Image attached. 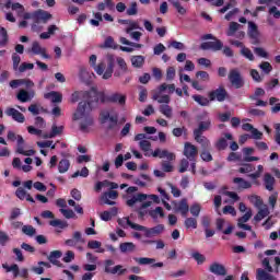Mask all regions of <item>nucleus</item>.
Segmentation results:
<instances>
[{"label": "nucleus", "instance_id": "f257e3e1", "mask_svg": "<svg viewBox=\"0 0 280 280\" xmlns=\"http://www.w3.org/2000/svg\"><path fill=\"white\" fill-rule=\"evenodd\" d=\"M85 97L88 101H81L73 114L74 121L82 119L79 126L81 132H89V128L94 124L93 115H91L93 104L96 106L100 103L106 104V93L97 91L96 88H91L89 92H85Z\"/></svg>", "mask_w": 280, "mask_h": 280}, {"label": "nucleus", "instance_id": "f03ea898", "mask_svg": "<svg viewBox=\"0 0 280 280\" xmlns=\"http://www.w3.org/2000/svg\"><path fill=\"white\" fill-rule=\"evenodd\" d=\"M92 69H94L97 75H103V80H110V78H113V71L115 69V56L113 55L107 56V68H106V63L100 62L98 65L94 66Z\"/></svg>", "mask_w": 280, "mask_h": 280}, {"label": "nucleus", "instance_id": "7ed1b4c3", "mask_svg": "<svg viewBox=\"0 0 280 280\" xmlns=\"http://www.w3.org/2000/svg\"><path fill=\"white\" fill-rule=\"evenodd\" d=\"M184 156L191 162L190 172L192 175H196V156H198V147L194 145L191 142H185Z\"/></svg>", "mask_w": 280, "mask_h": 280}, {"label": "nucleus", "instance_id": "20e7f679", "mask_svg": "<svg viewBox=\"0 0 280 280\" xmlns=\"http://www.w3.org/2000/svg\"><path fill=\"white\" fill-rule=\"evenodd\" d=\"M51 16V13L43 10H37L33 12L32 31L37 32L39 23H43L45 25L46 23H48Z\"/></svg>", "mask_w": 280, "mask_h": 280}, {"label": "nucleus", "instance_id": "39448f33", "mask_svg": "<svg viewBox=\"0 0 280 280\" xmlns=\"http://www.w3.org/2000/svg\"><path fill=\"white\" fill-rule=\"evenodd\" d=\"M228 80L234 86V89H243L244 84H246L244 77H242V72H240L237 68L230 70Z\"/></svg>", "mask_w": 280, "mask_h": 280}, {"label": "nucleus", "instance_id": "423d86ee", "mask_svg": "<svg viewBox=\"0 0 280 280\" xmlns=\"http://www.w3.org/2000/svg\"><path fill=\"white\" fill-rule=\"evenodd\" d=\"M138 231L144 232V237L151 238V237H159V235H162V233L165 232V225L164 224H158L153 228H147L143 225L136 226Z\"/></svg>", "mask_w": 280, "mask_h": 280}, {"label": "nucleus", "instance_id": "0eeeda50", "mask_svg": "<svg viewBox=\"0 0 280 280\" xmlns=\"http://www.w3.org/2000/svg\"><path fill=\"white\" fill-rule=\"evenodd\" d=\"M79 244H86V240L82 237V232L80 231L73 232L72 238H68L65 241L66 246H70L71 248H77L78 250H84V248Z\"/></svg>", "mask_w": 280, "mask_h": 280}, {"label": "nucleus", "instance_id": "6e6552de", "mask_svg": "<svg viewBox=\"0 0 280 280\" xmlns=\"http://www.w3.org/2000/svg\"><path fill=\"white\" fill-rule=\"evenodd\" d=\"M108 120H109V124H108L106 130H115V128H117L119 118L117 116H110V112H108V110H102L100 113L101 124H106V121H108Z\"/></svg>", "mask_w": 280, "mask_h": 280}, {"label": "nucleus", "instance_id": "1a4fd4ad", "mask_svg": "<svg viewBox=\"0 0 280 280\" xmlns=\"http://www.w3.org/2000/svg\"><path fill=\"white\" fill-rule=\"evenodd\" d=\"M208 97L210 102H224L226 97H229V92H226V89L224 86H219L218 89L210 91L208 93Z\"/></svg>", "mask_w": 280, "mask_h": 280}, {"label": "nucleus", "instance_id": "9d476101", "mask_svg": "<svg viewBox=\"0 0 280 280\" xmlns=\"http://www.w3.org/2000/svg\"><path fill=\"white\" fill-rule=\"evenodd\" d=\"M133 259L139 266H151V268H163L165 266L163 262H156V258L136 257Z\"/></svg>", "mask_w": 280, "mask_h": 280}, {"label": "nucleus", "instance_id": "9b49d317", "mask_svg": "<svg viewBox=\"0 0 280 280\" xmlns=\"http://www.w3.org/2000/svg\"><path fill=\"white\" fill-rule=\"evenodd\" d=\"M209 272H211V275H214L215 277H226L228 275L226 267L218 261H213L212 264H210Z\"/></svg>", "mask_w": 280, "mask_h": 280}, {"label": "nucleus", "instance_id": "f8f14e48", "mask_svg": "<svg viewBox=\"0 0 280 280\" xmlns=\"http://www.w3.org/2000/svg\"><path fill=\"white\" fill-rule=\"evenodd\" d=\"M222 47H224V44L220 39H215L214 42H203L200 45L202 51H208L209 49L212 51H220L222 50Z\"/></svg>", "mask_w": 280, "mask_h": 280}, {"label": "nucleus", "instance_id": "ddd939ff", "mask_svg": "<svg viewBox=\"0 0 280 280\" xmlns=\"http://www.w3.org/2000/svg\"><path fill=\"white\" fill-rule=\"evenodd\" d=\"M126 94H120L115 92L110 95H106V103L108 104H118L119 106H126Z\"/></svg>", "mask_w": 280, "mask_h": 280}, {"label": "nucleus", "instance_id": "4468645a", "mask_svg": "<svg viewBox=\"0 0 280 280\" xmlns=\"http://www.w3.org/2000/svg\"><path fill=\"white\" fill-rule=\"evenodd\" d=\"M31 51L34 54V56H42V58H45V60H49V58H51V56L47 54V48L42 47L40 43L38 42H33Z\"/></svg>", "mask_w": 280, "mask_h": 280}, {"label": "nucleus", "instance_id": "2eb2a0df", "mask_svg": "<svg viewBox=\"0 0 280 280\" xmlns=\"http://www.w3.org/2000/svg\"><path fill=\"white\" fill-rule=\"evenodd\" d=\"M5 115L8 117H12L14 121H18V124H25V115L23 113L19 112L14 107H9L5 109Z\"/></svg>", "mask_w": 280, "mask_h": 280}, {"label": "nucleus", "instance_id": "dca6fc26", "mask_svg": "<svg viewBox=\"0 0 280 280\" xmlns=\"http://www.w3.org/2000/svg\"><path fill=\"white\" fill-rule=\"evenodd\" d=\"M25 144V139H23V136L18 135V154H22L23 156H34L36 154V151L34 149L25 151L23 145Z\"/></svg>", "mask_w": 280, "mask_h": 280}, {"label": "nucleus", "instance_id": "f3484780", "mask_svg": "<svg viewBox=\"0 0 280 280\" xmlns=\"http://www.w3.org/2000/svg\"><path fill=\"white\" fill-rule=\"evenodd\" d=\"M119 197V192L116 190L109 189V191H106L103 194L101 200H103L104 205H109L110 207L115 206L116 202L112 200H117Z\"/></svg>", "mask_w": 280, "mask_h": 280}, {"label": "nucleus", "instance_id": "a211bd4d", "mask_svg": "<svg viewBox=\"0 0 280 280\" xmlns=\"http://www.w3.org/2000/svg\"><path fill=\"white\" fill-rule=\"evenodd\" d=\"M152 156L154 159H167V161H176V154L167 151V150H161V149H155L154 152H152Z\"/></svg>", "mask_w": 280, "mask_h": 280}, {"label": "nucleus", "instance_id": "6ab92c4d", "mask_svg": "<svg viewBox=\"0 0 280 280\" xmlns=\"http://www.w3.org/2000/svg\"><path fill=\"white\" fill-rule=\"evenodd\" d=\"M233 183L237 185L238 189H250L253 183H257V176H253L252 182L245 180L242 177H236L233 179Z\"/></svg>", "mask_w": 280, "mask_h": 280}, {"label": "nucleus", "instance_id": "aec40b11", "mask_svg": "<svg viewBox=\"0 0 280 280\" xmlns=\"http://www.w3.org/2000/svg\"><path fill=\"white\" fill-rule=\"evenodd\" d=\"M5 8L8 10H12L13 12H16L18 16H23L25 12V7L19 2H12V0H7Z\"/></svg>", "mask_w": 280, "mask_h": 280}, {"label": "nucleus", "instance_id": "412c9836", "mask_svg": "<svg viewBox=\"0 0 280 280\" xmlns=\"http://www.w3.org/2000/svg\"><path fill=\"white\" fill-rule=\"evenodd\" d=\"M233 141V135L231 133H225L224 138H220L214 147L217 148V150H219V152H222V150H226V148H229V142L228 141Z\"/></svg>", "mask_w": 280, "mask_h": 280}, {"label": "nucleus", "instance_id": "4be33fe9", "mask_svg": "<svg viewBox=\"0 0 280 280\" xmlns=\"http://www.w3.org/2000/svg\"><path fill=\"white\" fill-rule=\"evenodd\" d=\"M144 200H148V195L136 194L132 197H130L126 203H127V207H135V205H137V202H144Z\"/></svg>", "mask_w": 280, "mask_h": 280}, {"label": "nucleus", "instance_id": "5701e85b", "mask_svg": "<svg viewBox=\"0 0 280 280\" xmlns=\"http://www.w3.org/2000/svg\"><path fill=\"white\" fill-rule=\"evenodd\" d=\"M60 257H62V252H60V250H52V252H50V254L48 256V260L54 266H58V268H62V265L60 264V260H58V259H60Z\"/></svg>", "mask_w": 280, "mask_h": 280}, {"label": "nucleus", "instance_id": "b1692460", "mask_svg": "<svg viewBox=\"0 0 280 280\" xmlns=\"http://www.w3.org/2000/svg\"><path fill=\"white\" fill-rule=\"evenodd\" d=\"M118 189L119 185L117 183H110L108 180L98 182L95 186V191H102V189Z\"/></svg>", "mask_w": 280, "mask_h": 280}, {"label": "nucleus", "instance_id": "393cba45", "mask_svg": "<svg viewBox=\"0 0 280 280\" xmlns=\"http://www.w3.org/2000/svg\"><path fill=\"white\" fill-rule=\"evenodd\" d=\"M105 272H107L108 275H118L119 277H121V275H126V272H128V269L124 268V266L121 265H117L113 268L105 267Z\"/></svg>", "mask_w": 280, "mask_h": 280}, {"label": "nucleus", "instance_id": "a878e982", "mask_svg": "<svg viewBox=\"0 0 280 280\" xmlns=\"http://www.w3.org/2000/svg\"><path fill=\"white\" fill-rule=\"evenodd\" d=\"M44 97L45 100H51L52 104H60L62 102V94L56 91L46 93Z\"/></svg>", "mask_w": 280, "mask_h": 280}, {"label": "nucleus", "instance_id": "bb28decb", "mask_svg": "<svg viewBox=\"0 0 280 280\" xmlns=\"http://www.w3.org/2000/svg\"><path fill=\"white\" fill-rule=\"evenodd\" d=\"M19 102H22V104H25V102H31L32 97H34V92H27L25 90H20L16 95Z\"/></svg>", "mask_w": 280, "mask_h": 280}, {"label": "nucleus", "instance_id": "cd10ccee", "mask_svg": "<svg viewBox=\"0 0 280 280\" xmlns=\"http://www.w3.org/2000/svg\"><path fill=\"white\" fill-rule=\"evenodd\" d=\"M175 211H179L183 218H186L187 213H189V205L187 203V199H182L175 207Z\"/></svg>", "mask_w": 280, "mask_h": 280}, {"label": "nucleus", "instance_id": "c85d7f7f", "mask_svg": "<svg viewBox=\"0 0 280 280\" xmlns=\"http://www.w3.org/2000/svg\"><path fill=\"white\" fill-rule=\"evenodd\" d=\"M211 128V120L200 121L198 128L194 129L192 133H197V137L207 132Z\"/></svg>", "mask_w": 280, "mask_h": 280}, {"label": "nucleus", "instance_id": "c756f323", "mask_svg": "<svg viewBox=\"0 0 280 280\" xmlns=\"http://www.w3.org/2000/svg\"><path fill=\"white\" fill-rule=\"evenodd\" d=\"M117 222L122 229H128V226H130V229H133V231H139V229L137 228L139 226V224L132 223L129 218L118 219Z\"/></svg>", "mask_w": 280, "mask_h": 280}, {"label": "nucleus", "instance_id": "7c9ffc66", "mask_svg": "<svg viewBox=\"0 0 280 280\" xmlns=\"http://www.w3.org/2000/svg\"><path fill=\"white\" fill-rule=\"evenodd\" d=\"M194 135V138H195V141L197 143H200L201 148L202 149H206V148H211V142L209 141V139H207V137L202 136V133H192Z\"/></svg>", "mask_w": 280, "mask_h": 280}, {"label": "nucleus", "instance_id": "2f4dec72", "mask_svg": "<svg viewBox=\"0 0 280 280\" xmlns=\"http://www.w3.org/2000/svg\"><path fill=\"white\" fill-rule=\"evenodd\" d=\"M10 43V35H8V30L5 27H0V47H7Z\"/></svg>", "mask_w": 280, "mask_h": 280}, {"label": "nucleus", "instance_id": "473e14b6", "mask_svg": "<svg viewBox=\"0 0 280 280\" xmlns=\"http://www.w3.org/2000/svg\"><path fill=\"white\" fill-rule=\"evenodd\" d=\"M120 253H135L137 250V245L131 242L121 243L119 245Z\"/></svg>", "mask_w": 280, "mask_h": 280}, {"label": "nucleus", "instance_id": "72a5a7b5", "mask_svg": "<svg viewBox=\"0 0 280 280\" xmlns=\"http://www.w3.org/2000/svg\"><path fill=\"white\" fill-rule=\"evenodd\" d=\"M168 1L173 5V8H175L176 12L180 14V16H185V14H187V9L185 8V5H183L180 1L178 0H168Z\"/></svg>", "mask_w": 280, "mask_h": 280}, {"label": "nucleus", "instance_id": "f704fd0d", "mask_svg": "<svg viewBox=\"0 0 280 280\" xmlns=\"http://www.w3.org/2000/svg\"><path fill=\"white\" fill-rule=\"evenodd\" d=\"M63 130H65L63 126L58 127L56 125H52L50 133L45 135L44 139H54L55 137H58Z\"/></svg>", "mask_w": 280, "mask_h": 280}, {"label": "nucleus", "instance_id": "c9c22d12", "mask_svg": "<svg viewBox=\"0 0 280 280\" xmlns=\"http://www.w3.org/2000/svg\"><path fill=\"white\" fill-rule=\"evenodd\" d=\"M253 152H255V150L253 148H244L243 149V154L244 156V161L246 163H253V161H258L259 158L257 156H250V154H253Z\"/></svg>", "mask_w": 280, "mask_h": 280}, {"label": "nucleus", "instance_id": "e433bc0d", "mask_svg": "<svg viewBox=\"0 0 280 280\" xmlns=\"http://www.w3.org/2000/svg\"><path fill=\"white\" fill-rule=\"evenodd\" d=\"M191 98L194 100V102H196L197 104H199V106H209V104L211 103V101L200 94H195L191 96Z\"/></svg>", "mask_w": 280, "mask_h": 280}, {"label": "nucleus", "instance_id": "4c0bfd02", "mask_svg": "<svg viewBox=\"0 0 280 280\" xmlns=\"http://www.w3.org/2000/svg\"><path fill=\"white\" fill-rule=\"evenodd\" d=\"M248 27H249V31H248L249 38L257 39L259 36L257 24H255V22H248Z\"/></svg>", "mask_w": 280, "mask_h": 280}, {"label": "nucleus", "instance_id": "58836bf2", "mask_svg": "<svg viewBox=\"0 0 280 280\" xmlns=\"http://www.w3.org/2000/svg\"><path fill=\"white\" fill-rule=\"evenodd\" d=\"M268 215H270V210L268 209V207H265L262 209H259L257 214L254 217V220L256 222H261V220H264V218H268Z\"/></svg>", "mask_w": 280, "mask_h": 280}, {"label": "nucleus", "instance_id": "ea45409f", "mask_svg": "<svg viewBox=\"0 0 280 280\" xmlns=\"http://www.w3.org/2000/svg\"><path fill=\"white\" fill-rule=\"evenodd\" d=\"M275 183H277V182L273 176H265L264 177V185H265V188L267 189V191H272L275 189Z\"/></svg>", "mask_w": 280, "mask_h": 280}, {"label": "nucleus", "instance_id": "a19ab883", "mask_svg": "<svg viewBox=\"0 0 280 280\" xmlns=\"http://www.w3.org/2000/svg\"><path fill=\"white\" fill-rule=\"evenodd\" d=\"M69 167H71V163L67 159L60 160L58 164L59 174H65L69 172Z\"/></svg>", "mask_w": 280, "mask_h": 280}, {"label": "nucleus", "instance_id": "79ce46f5", "mask_svg": "<svg viewBox=\"0 0 280 280\" xmlns=\"http://www.w3.org/2000/svg\"><path fill=\"white\" fill-rule=\"evenodd\" d=\"M2 268L7 270V272H13L14 279L19 277V265L13 264L11 266H8V264H2Z\"/></svg>", "mask_w": 280, "mask_h": 280}, {"label": "nucleus", "instance_id": "37998d69", "mask_svg": "<svg viewBox=\"0 0 280 280\" xmlns=\"http://www.w3.org/2000/svg\"><path fill=\"white\" fill-rule=\"evenodd\" d=\"M256 279L257 280H275V277L272 275L266 272V270H264V269H258Z\"/></svg>", "mask_w": 280, "mask_h": 280}, {"label": "nucleus", "instance_id": "c03bdc74", "mask_svg": "<svg viewBox=\"0 0 280 280\" xmlns=\"http://www.w3.org/2000/svg\"><path fill=\"white\" fill-rule=\"evenodd\" d=\"M200 159L205 161V163H211V161H213V155H211V151H209V148L201 150Z\"/></svg>", "mask_w": 280, "mask_h": 280}, {"label": "nucleus", "instance_id": "a18cd8bd", "mask_svg": "<svg viewBox=\"0 0 280 280\" xmlns=\"http://www.w3.org/2000/svg\"><path fill=\"white\" fill-rule=\"evenodd\" d=\"M149 215L153 219V220H158L159 215L160 218H165V212H163V208L162 207H156L154 210H151L149 212Z\"/></svg>", "mask_w": 280, "mask_h": 280}, {"label": "nucleus", "instance_id": "49530a36", "mask_svg": "<svg viewBox=\"0 0 280 280\" xmlns=\"http://www.w3.org/2000/svg\"><path fill=\"white\" fill-rule=\"evenodd\" d=\"M135 183L138 187H148V185L152 183V178H150V176H141L140 178H137Z\"/></svg>", "mask_w": 280, "mask_h": 280}, {"label": "nucleus", "instance_id": "de8ad7c7", "mask_svg": "<svg viewBox=\"0 0 280 280\" xmlns=\"http://www.w3.org/2000/svg\"><path fill=\"white\" fill-rule=\"evenodd\" d=\"M50 226H55L57 229H67L69 223L67 221H62L60 219L49 221Z\"/></svg>", "mask_w": 280, "mask_h": 280}, {"label": "nucleus", "instance_id": "09e8293b", "mask_svg": "<svg viewBox=\"0 0 280 280\" xmlns=\"http://www.w3.org/2000/svg\"><path fill=\"white\" fill-rule=\"evenodd\" d=\"M143 62H145V59L143 58V56H133L131 58V65L137 69H141V67H143Z\"/></svg>", "mask_w": 280, "mask_h": 280}, {"label": "nucleus", "instance_id": "8fccbe9b", "mask_svg": "<svg viewBox=\"0 0 280 280\" xmlns=\"http://www.w3.org/2000/svg\"><path fill=\"white\" fill-rule=\"evenodd\" d=\"M249 201L252 202V205H254V207H256L257 209H261L262 205H264V200H261V197L257 196V195H252L249 197Z\"/></svg>", "mask_w": 280, "mask_h": 280}, {"label": "nucleus", "instance_id": "3c124183", "mask_svg": "<svg viewBox=\"0 0 280 280\" xmlns=\"http://www.w3.org/2000/svg\"><path fill=\"white\" fill-rule=\"evenodd\" d=\"M160 113L165 115L167 119H172L173 109L170 105H160Z\"/></svg>", "mask_w": 280, "mask_h": 280}, {"label": "nucleus", "instance_id": "603ef678", "mask_svg": "<svg viewBox=\"0 0 280 280\" xmlns=\"http://www.w3.org/2000/svg\"><path fill=\"white\" fill-rule=\"evenodd\" d=\"M22 233L24 235H27L28 237H34V235H36V230L32 225H23L22 226Z\"/></svg>", "mask_w": 280, "mask_h": 280}, {"label": "nucleus", "instance_id": "864d4df0", "mask_svg": "<svg viewBox=\"0 0 280 280\" xmlns=\"http://www.w3.org/2000/svg\"><path fill=\"white\" fill-rule=\"evenodd\" d=\"M189 170V160L188 159H183L179 162L178 165V173L179 174H185Z\"/></svg>", "mask_w": 280, "mask_h": 280}, {"label": "nucleus", "instance_id": "5fc2aeb1", "mask_svg": "<svg viewBox=\"0 0 280 280\" xmlns=\"http://www.w3.org/2000/svg\"><path fill=\"white\" fill-rule=\"evenodd\" d=\"M240 30V23L237 22H231L229 30L226 32V36H235V32Z\"/></svg>", "mask_w": 280, "mask_h": 280}, {"label": "nucleus", "instance_id": "6e6d98bb", "mask_svg": "<svg viewBox=\"0 0 280 280\" xmlns=\"http://www.w3.org/2000/svg\"><path fill=\"white\" fill-rule=\"evenodd\" d=\"M143 244H156L155 246L156 250H163V248H165V242H163V240H158V241L147 240V241H143Z\"/></svg>", "mask_w": 280, "mask_h": 280}, {"label": "nucleus", "instance_id": "4d7b16f0", "mask_svg": "<svg viewBox=\"0 0 280 280\" xmlns=\"http://www.w3.org/2000/svg\"><path fill=\"white\" fill-rule=\"evenodd\" d=\"M184 224L186 229H198V220L196 218H187Z\"/></svg>", "mask_w": 280, "mask_h": 280}, {"label": "nucleus", "instance_id": "13d9d810", "mask_svg": "<svg viewBox=\"0 0 280 280\" xmlns=\"http://www.w3.org/2000/svg\"><path fill=\"white\" fill-rule=\"evenodd\" d=\"M192 259H195V261H197L198 265H202L203 262L207 261V257H205V255L198 253V252H194L191 254Z\"/></svg>", "mask_w": 280, "mask_h": 280}, {"label": "nucleus", "instance_id": "bf43d9fd", "mask_svg": "<svg viewBox=\"0 0 280 280\" xmlns=\"http://www.w3.org/2000/svg\"><path fill=\"white\" fill-rule=\"evenodd\" d=\"M139 12L137 2H131L130 7L127 9L126 13L128 16H135Z\"/></svg>", "mask_w": 280, "mask_h": 280}, {"label": "nucleus", "instance_id": "052dcab7", "mask_svg": "<svg viewBox=\"0 0 280 280\" xmlns=\"http://www.w3.org/2000/svg\"><path fill=\"white\" fill-rule=\"evenodd\" d=\"M241 54L244 56V58H246L247 60H250L253 62V60H255V55H253V51L249 50V48L243 47L241 49Z\"/></svg>", "mask_w": 280, "mask_h": 280}, {"label": "nucleus", "instance_id": "680f3d73", "mask_svg": "<svg viewBox=\"0 0 280 280\" xmlns=\"http://www.w3.org/2000/svg\"><path fill=\"white\" fill-rule=\"evenodd\" d=\"M176 78V68L174 67H168L166 69V80L167 82H172Z\"/></svg>", "mask_w": 280, "mask_h": 280}, {"label": "nucleus", "instance_id": "e2e57ef3", "mask_svg": "<svg viewBox=\"0 0 280 280\" xmlns=\"http://www.w3.org/2000/svg\"><path fill=\"white\" fill-rule=\"evenodd\" d=\"M59 211L60 213H62L63 217H66L67 220L75 218V212H73V210L71 209L61 208Z\"/></svg>", "mask_w": 280, "mask_h": 280}, {"label": "nucleus", "instance_id": "0e129e2a", "mask_svg": "<svg viewBox=\"0 0 280 280\" xmlns=\"http://www.w3.org/2000/svg\"><path fill=\"white\" fill-rule=\"evenodd\" d=\"M12 62H13V70L19 71V65H21V56L19 54L13 52L12 54Z\"/></svg>", "mask_w": 280, "mask_h": 280}, {"label": "nucleus", "instance_id": "69168bd1", "mask_svg": "<svg viewBox=\"0 0 280 280\" xmlns=\"http://www.w3.org/2000/svg\"><path fill=\"white\" fill-rule=\"evenodd\" d=\"M259 68L261 69V71H264V73H266L267 75L272 71V65H270V62L268 61H262L259 65Z\"/></svg>", "mask_w": 280, "mask_h": 280}, {"label": "nucleus", "instance_id": "338daca9", "mask_svg": "<svg viewBox=\"0 0 280 280\" xmlns=\"http://www.w3.org/2000/svg\"><path fill=\"white\" fill-rule=\"evenodd\" d=\"M173 137H183V135H187V129L185 127H177L172 130Z\"/></svg>", "mask_w": 280, "mask_h": 280}, {"label": "nucleus", "instance_id": "774afa93", "mask_svg": "<svg viewBox=\"0 0 280 280\" xmlns=\"http://www.w3.org/2000/svg\"><path fill=\"white\" fill-rule=\"evenodd\" d=\"M27 191H25L23 187H19L15 191L16 198H19L20 200H25V198H27Z\"/></svg>", "mask_w": 280, "mask_h": 280}]
</instances>
